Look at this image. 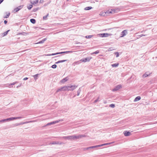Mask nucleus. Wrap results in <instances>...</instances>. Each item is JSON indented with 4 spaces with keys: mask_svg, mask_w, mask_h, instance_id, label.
<instances>
[{
    "mask_svg": "<svg viewBox=\"0 0 157 157\" xmlns=\"http://www.w3.org/2000/svg\"><path fill=\"white\" fill-rule=\"evenodd\" d=\"M110 144V143H106V144H103L100 145V147H101L102 146L107 145H108V144Z\"/></svg>",
    "mask_w": 157,
    "mask_h": 157,
    "instance_id": "36",
    "label": "nucleus"
},
{
    "mask_svg": "<svg viewBox=\"0 0 157 157\" xmlns=\"http://www.w3.org/2000/svg\"><path fill=\"white\" fill-rule=\"evenodd\" d=\"M109 107H110L114 108L115 107V106L114 104H111L109 105Z\"/></svg>",
    "mask_w": 157,
    "mask_h": 157,
    "instance_id": "38",
    "label": "nucleus"
},
{
    "mask_svg": "<svg viewBox=\"0 0 157 157\" xmlns=\"http://www.w3.org/2000/svg\"><path fill=\"white\" fill-rule=\"evenodd\" d=\"M81 91V90L79 88L77 91V95H79Z\"/></svg>",
    "mask_w": 157,
    "mask_h": 157,
    "instance_id": "31",
    "label": "nucleus"
},
{
    "mask_svg": "<svg viewBox=\"0 0 157 157\" xmlns=\"http://www.w3.org/2000/svg\"><path fill=\"white\" fill-rule=\"evenodd\" d=\"M100 101V97H98L97 99L96 100H95L94 101V103H96L98 101Z\"/></svg>",
    "mask_w": 157,
    "mask_h": 157,
    "instance_id": "24",
    "label": "nucleus"
},
{
    "mask_svg": "<svg viewBox=\"0 0 157 157\" xmlns=\"http://www.w3.org/2000/svg\"><path fill=\"white\" fill-rule=\"evenodd\" d=\"M16 83V82H14L13 83H12L9 84L7 86L8 87H10L11 85H14Z\"/></svg>",
    "mask_w": 157,
    "mask_h": 157,
    "instance_id": "32",
    "label": "nucleus"
},
{
    "mask_svg": "<svg viewBox=\"0 0 157 157\" xmlns=\"http://www.w3.org/2000/svg\"><path fill=\"white\" fill-rule=\"evenodd\" d=\"M67 61V60H60V61H59L57 62L56 63H62V62H63L66 61Z\"/></svg>",
    "mask_w": 157,
    "mask_h": 157,
    "instance_id": "26",
    "label": "nucleus"
},
{
    "mask_svg": "<svg viewBox=\"0 0 157 157\" xmlns=\"http://www.w3.org/2000/svg\"><path fill=\"white\" fill-rule=\"evenodd\" d=\"M85 136L83 135H73V140L75 139H79L83 137H85Z\"/></svg>",
    "mask_w": 157,
    "mask_h": 157,
    "instance_id": "5",
    "label": "nucleus"
},
{
    "mask_svg": "<svg viewBox=\"0 0 157 157\" xmlns=\"http://www.w3.org/2000/svg\"><path fill=\"white\" fill-rule=\"evenodd\" d=\"M57 66L56 64H54L52 66V67L53 68H55Z\"/></svg>",
    "mask_w": 157,
    "mask_h": 157,
    "instance_id": "39",
    "label": "nucleus"
},
{
    "mask_svg": "<svg viewBox=\"0 0 157 157\" xmlns=\"http://www.w3.org/2000/svg\"><path fill=\"white\" fill-rule=\"evenodd\" d=\"M63 121V120L62 119H61L57 120V121H53V122L48 123L47 124H46L44 126L45 127L46 126L51 125L55 124L56 123H58L59 122V121Z\"/></svg>",
    "mask_w": 157,
    "mask_h": 157,
    "instance_id": "3",
    "label": "nucleus"
},
{
    "mask_svg": "<svg viewBox=\"0 0 157 157\" xmlns=\"http://www.w3.org/2000/svg\"><path fill=\"white\" fill-rule=\"evenodd\" d=\"M63 144L62 142H60L59 141H53L52 142H51L50 143V144H60L61 145Z\"/></svg>",
    "mask_w": 157,
    "mask_h": 157,
    "instance_id": "14",
    "label": "nucleus"
},
{
    "mask_svg": "<svg viewBox=\"0 0 157 157\" xmlns=\"http://www.w3.org/2000/svg\"><path fill=\"white\" fill-rule=\"evenodd\" d=\"M122 88L121 85H118L116 86L115 88L113 90V91H117Z\"/></svg>",
    "mask_w": 157,
    "mask_h": 157,
    "instance_id": "13",
    "label": "nucleus"
},
{
    "mask_svg": "<svg viewBox=\"0 0 157 157\" xmlns=\"http://www.w3.org/2000/svg\"><path fill=\"white\" fill-rule=\"evenodd\" d=\"M33 7L32 5H30L29 6H28L27 8L29 10H30Z\"/></svg>",
    "mask_w": 157,
    "mask_h": 157,
    "instance_id": "37",
    "label": "nucleus"
},
{
    "mask_svg": "<svg viewBox=\"0 0 157 157\" xmlns=\"http://www.w3.org/2000/svg\"><path fill=\"white\" fill-rule=\"evenodd\" d=\"M28 79V78H24V79H23V80H27V79Z\"/></svg>",
    "mask_w": 157,
    "mask_h": 157,
    "instance_id": "43",
    "label": "nucleus"
},
{
    "mask_svg": "<svg viewBox=\"0 0 157 157\" xmlns=\"http://www.w3.org/2000/svg\"><path fill=\"white\" fill-rule=\"evenodd\" d=\"M124 134L125 136H129L130 135L131 133L128 131H125L124 132Z\"/></svg>",
    "mask_w": 157,
    "mask_h": 157,
    "instance_id": "16",
    "label": "nucleus"
},
{
    "mask_svg": "<svg viewBox=\"0 0 157 157\" xmlns=\"http://www.w3.org/2000/svg\"><path fill=\"white\" fill-rule=\"evenodd\" d=\"M10 31V30H7V31L4 32L3 33V36H6V35L8 33V32Z\"/></svg>",
    "mask_w": 157,
    "mask_h": 157,
    "instance_id": "29",
    "label": "nucleus"
},
{
    "mask_svg": "<svg viewBox=\"0 0 157 157\" xmlns=\"http://www.w3.org/2000/svg\"><path fill=\"white\" fill-rule=\"evenodd\" d=\"M93 36V35H89V36H86V38H90Z\"/></svg>",
    "mask_w": 157,
    "mask_h": 157,
    "instance_id": "30",
    "label": "nucleus"
},
{
    "mask_svg": "<svg viewBox=\"0 0 157 157\" xmlns=\"http://www.w3.org/2000/svg\"><path fill=\"white\" fill-rule=\"evenodd\" d=\"M115 9H112L110 10V13L113 14L115 13Z\"/></svg>",
    "mask_w": 157,
    "mask_h": 157,
    "instance_id": "23",
    "label": "nucleus"
},
{
    "mask_svg": "<svg viewBox=\"0 0 157 157\" xmlns=\"http://www.w3.org/2000/svg\"><path fill=\"white\" fill-rule=\"evenodd\" d=\"M32 122V121H30L29 122Z\"/></svg>",
    "mask_w": 157,
    "mask_h": 157,
    "instance_id": "50",
    "label": "nucleus"
},
{
    "mask_svg": "<svg viewBox=\"0 0 157 157\" xmlns=\"http://www.w3.org/2000/svg\"><path fill=\"white\" fill-rule=\"evenodd\" d=\"M23 6H19L18 7L15 8L13 10V12H15L18 11L23 8Z\"/></svg>",
    "mask_w": 157,
    "mask_h": 157,
    "instance_id": "12",
    "label": "nucleus"
},
{
    "mask_svg": "<svg viewBox=\"0 0 157 157\" xmlns=\"http://www.w3.org/2000/svg\"><path fill=\"white\" fill-rule=\"evenodd\" d=\"M111 66L114 67H117L119 65V63H115L113 64H111Z\"/></svg>",
    "mask_w": 157,
    "mask_h": 157,
    "instance_id": "20",
    "label": "nucleus"
},
{
    "mask_svg": "<svg viewBox=\"0 0 157 157\" xmlns=\"http://www.w3.org/2000/svg\"><path fill=\"white\" fill-rule=\"evenodd\" d=\"M114 50V49L113 48L110 47V48H109V49H108V51H112Z\"/></svg>",
    "mask_w": 157,
    "mask_h": 157,
    "instance_id": "33",
    "label": "nucleus"
},
{
    "mask_svg": "<svg viewBox=\"0 0 157 157\" xmlns=\"http://www.w3.org/2000/svg\"><path fill=\"white\" fill-rule=\"evenodd\" d=\"M21 85H20V86H17V87H18V86H20Z\"/></svg>",
    "mask_w": 157,
    "mask_h": 157,
    "instance_id": "49",
    "label": "nucleus"
},
{
    "mask_svg": "<svg viewBox=\"0 0 157 157\" xmlns=\"http://www.w3.org/2000/svg\"><path fill=\"white\" fill-rule=\"evenodd\" d=\"M10 15V13H8L7 15V16L6 17H5L6 18H7V17H8Z\"/></svg>",
    "mask_w": 157,
    "mask_h": 157,
    "instance_id": "41",
    "label": "nucleus"
},
{
    "mask_svg": "<svg viewBox=\"0 0 157 157\" xmlns=\"http://www.w3.org/2000/svg\"><path fill=\"white\" fill-rule=\"evenodd\" d=\"M69 80V78L68 77H67L65 78H63L62 80H60V82L61 83H64Z\"/></svg>",
    "mask_w": 157,
    "mask_h": 157,
    "instance_id": "11",
    "label": "nucleus"
},
{
    "mask_svg": "<svg viewBox=\"0 0 157 157\" xmlns=\"http://www.w3.org/2000/svg\"><path fill=\"white\" fill-rule=\"evenodd\" d=\"M105 14H105V12H104L102 11L99 14V15L100 16H105Z\"/></svg>",
    "mask_w": 157,
    "mask_h": 157,
    "instance_id": "21",
    "label": "nucleus"
},
{
    "mask_svg": "<svg viewBox=\"0 0 157 157\" xmlns=\"http://www.w3.org/2000/svg\"><path fill=\"white\" fill-rule=\"evenodd\" d=\"M98 35L99 37H106L112 35V34H109L106 33L103 34H98Z\"/></svg>",
    "mask_w": 157,
    "mask_h": 157,
    "instance_id": "4",
    "label": "nucleus"
},
{
    "mask_svg": "<svg viewBox=\"0 0 157 157\" xmlns=\"http://www.w3.org/2000/svg\"><path fill=\"white\" fill-rule=\"evenodd\" d=\"M150 72H146L143 75V78H146L147 77L149 76L150 75Z\"/></svg>",
    "mask_w": 157,
    "mask_h": 157,
    "instance_id": "17",
    "label": "nucleus"
},
{
    "mask_svg": "<svg viewBox=\"0 0 157 157\" xmlns=\"http://www.w3.org/2000/svg\"><path fill=\"white\" fill-rule=\"evenodd\" d=\"M114 54L116 55V57H118L119 56V53L118 52H115Z\"/></svg>",
    "mask_w": 157,
    "mask_h": 157,
    "instance_id": "35",
    "label": "nucleus"
},
{
    "mask_svg": "<svg viewBox=\"0 0 157 157\" xmlns=\"http://www.w3.org/2000/svg\"><path fill=\"white\" fill-rule=\"evenodd\" d=\"M62 138L65 140H73V135L63 136Z\"/></svg>",
    "mask_w": 157,
    "mask_h": 157,
    "instance_id": "10",
    "label": "nucleus"
},
{
    "mask_svg": "<svg viewBox=\"0 0 157 157\" xmlns=\"http://www.w3.org/2000/svg\"><path fill=\"white\" fill-rule=\"evenodd\" d=\"M50 3V2H48L47 3L45 4V6L47 5L48 4H49Z\"/></svg>",
    "mask_w": 157,
    "mask_h": 157,
    "instance_id": "44",
    "label": "nucleus"
},
{
    "mask_svg": "<svg viewBox=\"0 0 157 157\" xmlns=\"http://www.w3.org/2000/svg\"><path fill=\"white\" fill-rule=\"evenodd\" d=\"M45 17H43V18H44V19H45Z\"/></svg>",
    "mask_w": 157,
    "mask_h": 157,
    "instance_id": "47",
    "label": "nucleus"
},
{
    "mask_svg": "<svg viewBox=\"0 0 157 157\" xmlns=\"http://www.w3.org/2000/svg\"><path fill=\"white\" fill-rule=\"evenodd\" d=\"M30 21L33 24H35L36 23V20L33 19H30Z\"/></svg>",
    "mask_w": 157,
    "mask_h": 157,
    "instance_id": "25",
    "label": "nucleus"
},
{
    "mask_svg": "<svg viewBox=\"0 0 157 157\" xmlns=\"http://www.w3.org/2000/svg\"><path fill=\"white\" fill-rule=\"evenodd\" d=\"M141 98V97L140 96H137L135 99L134 100V101L135 102L137 101H139L140 100Z\"/></svg>",
    "mask_w": 157,
    "mask_h": 157,
    "instance_id": "18",
    "label": "nucleus"
},
{
    "mask_svg": "<svg viewBox=\"0 0 157 157\" xmlns=\"http://www.w3.org/2000/svg\"><path fill=\"white\" fill-rule=\"evenodd\" d=\"M99 52L98 51H95V52H94L92 53L91 54H97Z\"/></svg>",
    "mask_w": 157,
    "mask_h": 157,
    "instance_id": "34",
    "label": "nucleus"
},
{
    "mask_svg": "<svg viewBox=\"0 0 157 157\" xmlns=\"http://www.w3.org/2000/svg\"><path fill=\"white\" fill-rule=\"evenodd\" d=\"M38 2V0H34L33 1L32 0L31 3L32 4L34 5L37 3Z\"/></svg>",
    "mask_w": 157,
    "mask_h": 157,
    "instance_id": "19",
    "label": "nucleus"
},
{
    "mask_svg": "<svg viewBox=\"0 0 157 157\" xmlns=\"http://www.w3.org/2000/svg\"><path fill=\"white\" fill-rule=\"evenodd\" d=\"M71 52H72V51H68L62 52H59V53H52V54H47V55H45L46 56H51L56 55H57L58 54H62V53H71Z\"/></svg>",
    "mask_w": 157,
    "mask_h": 157,
    "instance_id": "7",
    "label": "nucleus"
},
{
    "mask_svg": "<svg viewBox=\"0 0 157 157\" xmlns=\"http://www.w3.org/2000/svg\"><path fill=\"white\" fill-rule=\"evenodd\" d=\"M38 74H36V75H35L33 76L34 77V78L35 80H36V79H37L38 77Z\"/></svg>",
    "mask_w": 157,
    "mask_h": 157,
    "instance_id": "27",
    "label": "nucleus"
},
{
    "mask_svg": "<svg viewBox=\"0 0 157 157\" xmlns=\"http://www.w3.org/2000/svg\"><path fill=\"white\" fill-rule=\"evenodd\" d=\"M128 33V30H124L120 34V37H123L127 35Z\"/></svg>",
    "mask_w": 157,
    "mask_h": 157,
    "instance_id": "6",
    "label": "nucleus"
},
{
    "mask_svg": "<svg viewBox=\"0 0 157 157\" xmlns=\"http://www.w3.org/2000/svg\"><path fill=\"white\" fill-rule=\"evenodd\" d=\"M4 22L5 24H6L7 23V21H6L5 20Z\"/></svg>",
    "mask_w": 157,
    "mask_h": 157,
    "instance_id": "45",
    "label": "nucleus"
},
{
    "mask_svg": "<svg viewBox=\"0 0 157 157\" xmlns=\"http://www.w3.org/2000/svg\"><path fill=\"white\" fill-rule=\"evenodd\" d=\"M92 8V7L91 6L87 7L85 8L84 9L85 10H88L91 9Z\"/></svg>",
    "mask_w": 157,
    "mask_h": 157,
    "instance_id": "28",
    "label": "nucleus"
},
{
    "mask_svg": "<svg viewBox=\"0 0 157 157\" xmlns=\"http://www.w3.org/2000/svg\"><path fill=\"white\" fill-rule=\"evenodd\" d=\"M92 58L91 57H87L85 58L82 59L80 60V61L81 62H89L91 59Z\"/></svg>",
    "mask_w": 157,
    "mask_h": 157,
    "instance_id": "9",
    "label": "nucleus"
},
{
    "mask_svg": "<svg viewBox=\"0 0 157 157\" xmlns=\"http://www.w3.org/2000/svg\"><path fill=\"white\" fill-rule=\"evenodd\" d=\"M100 147V145H96V146H91V147H88L86 148H85V149L87 150V149H89L96 148L97 147Z\"/></svg>",
    "mask_w": 157,
    "mask_h": 157,
    "instance_id": "15",
    "label": "nucleus"
},
{
    "mask_svg": "<svg viewBox=\"0 0 157 157\" xmlns=\"http://www.w3.org/2000/svg\"><path fill=\"white\" fill-rule=\"evenodd\" d=\"M143 36V35L142 34L140 36Z\"/></svg>",
    "mask_w": 157,
    "mask_h": 157,
    "instance_id": "48",
    "label": "nucleus"
},
{
    "mask_svg": "<svg viewBox=\"0 0 157 157\" xmlns=\"http://www.w3.org/2000/svg\"><path fill=\"white\" fill-rule=\"evenodd\" d=\"M47 40L46 38H45L42 40L40 41L39 42L37 43L36 44H42L44 43V42L46 40Z\"/></svg>",
    "mask_w": 157,
    "mask_h": 157,
    "instance_id": "22",
    "label": "nucleus"
},
{
    "mask_svg": "<svg viewBox=\"0 0 157 157\" xmlns=\"http://www.w3.org/2000/svg\"><path fill=\"white\" fill-rule=\"evenodd\" d=\"M3 0H0V4L3 2Z\"/></svg>",
    "mask_w": 157,
    "mask_h": 157,
    "instance_id": "46",
    "label": "nucleus"
},
{
    "mask_svg": "<svg viewBox=\"0 0 157 157\" xmlns=\"http://www.w3.org/2000/svg\"><path fill=\"white\" fill-rule=\"evenodd\" d=\"M44 2L43 0H40V2L41 3H42Z\"/></svg>",
    "mask_w": 157,
    "mask_h": 157,
    "instance_id": "42",
    "label": "nucleus"
},
{
    "mask_svg": "<svg viewBox=\"0 0 157 157\" xmlns=\"http://www.w3.org/2000/svg\"><path fill=\"white\" fill-rule=\"evenodd\" d=\"M66 86L61 87L58 88L56 90V92H58L61 91H66Z\"/></svg>",
    "mask_w": 157,
    "mask_h": 157,
    "instance_id": "8",
    "label": "nucleus"
},
{
    "mask_svg": "<svg viewBox=\"0 0 157 157\" xmlns=\"http://www.w3.org/2000/svg\"><path fill=\"white\" fill-rule=\"evenodd\" d=\"M110 10H108L107 11H106L105 12V14H109L110 13Z\"/></svg>",
    "mask_w": 157,
    "mask_h": 157,
    "instance_id": "40",
    "label": "nucleus"
},
{
    "mask_svg": "<svg viewBox=\"0 0 157 157\" xmlns=\"http://www.w3.org/2000/svg\"><path fill=\"white\" fill-rule=\"evenodd\" d=\"M22 117H11L10 118L4 119L0 121V122H4L8 121H11L17 119H20L22 118Z\"/></svg>",
    "mask_w": 157,
    "mask_h": 157,
    "instance_id": "2",
    "label": "nucleus"
},
{
    "mask_svg": "<svg viewBox=\"0 0 157 157\" xmlns=\"http://www.w3.org/2000/svg\"><path fill=\"white\" fill-rule=\"evenodd\" d=\"M66 87L67 91H73L77 87V86L74 84H71L66 86Z\"/></svg>",
    "mask_w": 157,
    "mask_h": 157,
    "instance_id": "1",
    "label": "nucleus"
}]
</instances>
